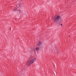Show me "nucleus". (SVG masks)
Returning a JSON list of instances; mask_svg holds the SVG:
<instances>
[{
  "label": "nucleus",
  "mask_w": 76,
  "mask_h": 76,
  "mask_svg": "<svg viewBox=\"0 0 76 76\" xmlns=\"http://www.w3.org/2000/svg\"><path fill=\"white\" fill-rule=\"evenodd\" d=\"M36 58H32V57L30 58H29V60L28 61L27 63L28 65L29 66H30L31 64L34 63L36 61Z\"/></svg>",
  "instance_id": "f257e3e1"
},
{
  "label": "nucleus",
  "mask_w": 76,
  "mask_h": 76,
  "mask_svg": "<svg viewBox=\"0 0 76 76\" xmlns=\"http://www.w3.org/2000/svg\"><path fill=\"white\" fill-rule=\"evenodd\" d=\"M61 26H63V25H62V24H61Z\"/></svg>",
  "instance_id": "423d86ee"
},
{
  "label": "nucleus",
  "mask_w": 76,
  "mask_h": 76,
  "mask_svg": "<svg viewBox=\"0 0 76 76\" xmlns=\"http://www.w3.org/2000/svg\"><path fill=\"white\" fill-rule=\"evenodd\" d=\"M72 0V1H74V0Z\"/></svg>",
  "instance_id": "0eeeda50"
},
{
  "label": "nucleus",
  "mask_w": 76,
  "mask_h": 76,
  "mask_svg": "<svg viewBox=\"0 0 76 76\" xmlns=\"http://www.w3.org/2000/svg\"><path fill=\"white\" fill-rule=\"evenodd\" d=\"M17 8H16V9H15V10H14V11H17Z\"/></svg>",
  "instance_id": "39448f33"
},
{
  "label": "nucleus",
  "mask_w": 76,
  "mask_h": 76,
  "mask_svg": "<svg viewBox=\"0 0 76 76\" xmlns=\"http://www.w3.org/2000/svg\"><path fill=\"white\" fill-rule=\"evenodd\" d=\"M60 19V16L59 15L55 16L54 21L55 23H58V21H59V20Z\"/></svg>",
  "instance_id": "f03ea898"
},
{
  "label": "nucleus",
  "mask_w": 76,
  "mask_h": 76,
  "mask_svg": "<svg viewBox=\"0 0 76 76\" xmlns=\"http://www.w3.org/2000/svg\"><path fill=\"white\" fill-rule=\"evenodd\" d=\"M18 13H20V10H18Z\"/></svg>",
  "instance_id": "20e7f679"
},
{
  "label": "nucleus",
  "mask_w": 76,
  "mask_h": 76,
  "mask_svg": "<svg viewBox=\"0 0 76 76\" xmlns=\"http://www.w3.org/2000/svg\"><path fill=\"white\" fill-rule=\"evenodd\" d=\"M42 44V43L41 41H39L38 42V44L37 45V47L36 48V50L37 51H39V48H40V45H41Z\"/></svg>",
  "instance_id": "7ed1b4c3"
}]
</instances>
